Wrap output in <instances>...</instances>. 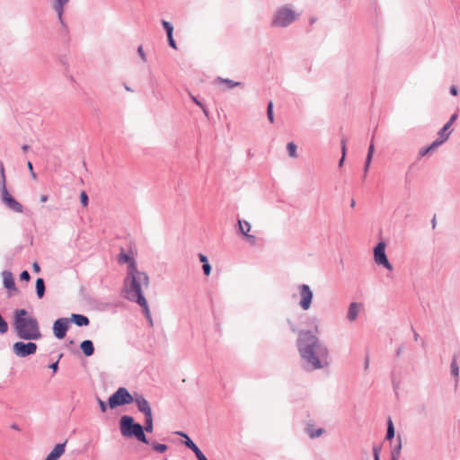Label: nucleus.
<instances>
[{"instance_id":"nucleus-1","label":"nucleus","mask_w":460,"mask_h":460,"mask_svg":"<svg viewBox=\"0 0 460 460\" xmlns=\"http://www.w3.org/2000/svg\"><path fill=\"white\" fill-rule=\"evenodd\" d=\"M296 348L306 371L321 370L330 366V350L312 331H299Z\"/></svg>"},{"instance_id":"nucleus-2","label":"nucleus","mask_w":460,"mask_h":460,"mask_svg":"<svg viewBox=\"0 0 460 460\" xmlns=\"http://www.w3.org/2000/svg\"><path fill=\"white\" fill-rule=\"evenodd\" d=\"M149 286V277L144 272L134 268L132 265L131 271L127 272V277L124 280V293L125 297L134 303L139 305L146 318L148 320L150 325H153V320L147 301L144 296L143 289L147 288Z\"/></svg>"},{"instance_id":"nucleus-3","label":"nucleus","mask_w":460,"mask_h":460,"mask_svg":"<svg viewBox=\"0 0 460 460\" xmlns=\"http://www.w3.org/2000/svg\"><path fill=\"white\" fill-rule=\"evenodd\" d=\"M13 329L16 336L21 340L37 341L42 337L38 320L29 315L25 309L14 311Z\"/></svg>"},{"instance_id":"nucleus-4","label":"nucleus","mask_w":460,"mask_h":460,"mask_svg":"<svg viewBox=\"0 0 460 460\" xmlns=\"http://www.w3.org/2000/svg\"><path fill=\"white\" fill-rule=\"evenodd\" d=\"M119 430L125 438H135L138 441L149 444L141 424L135 422L134 418L129 415H123L119 420Z\"/></svg>"},{"instance_id":"nucleus-5","label":"nucleus","mask_w":460,"mask_h":460,"mask_svg":"<svg viewBox=\"0 0 460 460\" xmlns=\"http://www.w3.org/2000/svg\"><path fill=\"white\" fill-rule=\"evenodd\" d=\"M299 16L290 5L286 4L279 7L273 13L271 26L274 28H287L293 23Z\"/></svg>"},{"instance_id":"nucleus-6","label":"nucleus","mask_w":460,"mask_h":460,"mask_svg":"<svg viewBox=\"0 0 460 460\" xmlns=\"http://www.w3.org/2000/svg\"><path fill=\"white\" fill-rule=\"evenodd\" d=\"M0 173H1L0 194H1L2 203L7 209H9L14 213H22L23 212L22 205L10 194V192L8 191V190L6 188L4 168L2 164L0 165Z\"/></svg>"},{"instance_id":"nucleus-7","label":"nucleus","mask_w":460,"mask_h":460,"mask_svg":"<svg viewBox=\"0 0 460 460\" xmlns=\"http://www.w3.org/2000/svg\"><path fill=\"white\" fill-rule=\"evenodd\" d=\"M134 399V394H131L127 388L119 387L110 396L108 403L111 409H114L118 406L132 403Z\"/></svg>"},{"instance_id":"nucleus-8","label":"nucleus","mask_w":460,"mask_h":460,"mask_svg":"<svg viewBox=\"0 0 460 460\" xmlns=\"http://www.w3.org/2000/svg\"><path fill=\"white\" fill-rule=\"evenodd\" d=\"M297 290L299 292L300 300H299V306L306 311L308 310L312 305V301L314 297V293L307 284H300L297 286Z\"/></svg>"},{"instance_id":"nucleus-9","label":"nucleus","mask_w":460,"mask_h":460,"mask_svg":"<svg viewBox=\"0 0 460 460\" xmlns=\"http://www.w3.org/2000/svg\"><path fill=\"white\" fill-rule=\"evenodd\" d=\"M37 350V344L31 341H17L13 345V352L19 358H25L32 355Z\"/></svg>"},{"instance_id":"nucleus-10","label":"nucleus","mask_w":460,"mask_h":460,"mask_svg":"<svg viewBox=\"0 0 460 460\" xmlns=\"http://www.w3.org/2000/svg\"><path fill=\"white\" fill-rule=\"evenodd\" d=\"M374 260L377 265L383 266L388 270H393V266L385 254V243H378L374 248Z\"/></svg>"},{"instance_id":"nucleus-11","label":"nucleus","mask_w":460,"mask_h":460,"mask_svg":"<svg viewBox=\"0 0 460 460\" xmlns=\"http://www.w3.org/2000/svg\"><path fill=\"white\" fill-rule=\"evenodd\" d=\"M238 232L243 235L245 240L251 244L255 245L257 238L253 234H250L252 229L251 224L246 220L238 219Z\"/></svg>"},{"instance_id":"nucleus-12","label":"nucleus","mask_w":460,"mask_h":460,"mask_svg":"<svg viewBox=\"0 0 460 460\" xmlns=\"http://www.w3.org/2000/svg\"><path fill=\"white\" fill-rule=\"evenodd\" d=\"M68 327L69 321L67 318L62 317L56 320L53 323V333L55 337L59 340L65 338Z\"/></svg>"},{"instance_id":"nucleus-13","label":"nucleus","mask_w":460,"mask_h":460,"mask_svg":"<svg viewBox=\"0 0 460 460\" xmlns=\"http://www.w3.org/2000/svg\"><path fill=\"white\" fill-rule=\"evenodd\" d=\"M134 401L136 403L137 410L144 414V416L152 415V409L147 402V400L143 396V394L135 393L134 394Z\"/></svg>"},{"instance_id":"nucleus-14","label":"nucleus","mask_w":460,"mask_h":460,"mask_svg":"<svg viewBox=\"0 0 460 460\" xmlns=\"http://www.w3.org/2000/svg\"><path fill=\"white\" fill-rule=\"evenodd\" d=\"M68 2L69 0H54L52 4V8L56 12L58 22L65 31L67 30V26L63 19L64 7L68 4Z\"/></svg>"},{"instance_id":"nucleus-15","label":"nucleus","mask_w":460,"mask_h":460,"mask_svg":"<svg viewBox=\"0 0 460 460\" xmlns=\"http://www.w3.org/2000/svg\"><path fill=\"white\" fill-rule=\"evenodd\" d=\"M3 285L8 290H16V286L13 273L9 270H4L2 272Z\"/></svg>"},{"instance_id":"nucleus-16","label":"nucleus","mask_w":460,"mask_h":460,"mask_svg":"<svg viewBox=\"0 0 460 460\" xmlns=\"http://www.w3.org/2000/svg\"><path fill=\"white\" fill-rule=\"evenodd\" d=\"M361 307V304L357 302H352L349 304L347 314V318L349 322H354L358 318Z\"/></svg>"},{"instance_id":"nucleus-17","label":"nucleus","mask_w":460,"mask_h":460,"mask_svg":"<svg viewBox=\"0 0 460 460\" xmlns=\"http://www.w3.org/2000/svg\"><path fill=\"white\" fill-rule=\"evenodd\" d=\"M65 449L66 442L56 445L45 460H58L65 453Z\"/></svg>"},{"instance_id":"nucleus-18","label":"nucleus","mask_w":460,"mask_h":460,"mask_svg":"<svg viewBox=\"0 0 460 460\" xmlns=\"http://www.w3.org/2000/svg\"><path fill=\"white\" fill-rule=\"evenodd\" d=\"M118 261L120 264H124V263H128V271L127 272H130L131 271L132 265L134 266V268H137L135 260L132 257H130L128 254L125 253V252L119 253V258H118Z\"/></svg>"},{"instance_id":"nucleus-19","label":"nucleus","mask_w":460,"mask_h":460,"mask_svg":"<svg viewBox=\"0 0 460 460\" xmlns=\"http://www.w3.org/2000/svg\"><path fill=\"white\" fill-rule=\"evenodd\" d=\"M80 349L86 357H90L94 353V346L92 341L85 340L81 342Z\"/></svg>"},{"instance_id":"nucleus-20","label":"nucleus","mask_w":460,"mask_h":460,"mask_svg":"<svg viewBox=\"0 0 460 460\" xmlns=\"http://www.w3.org/2000/svg\"><path fill=\"white\" fill-rule=\"evenodd\" d=\"M71 321L79 327L87 326L90 323L88 317L83 314H73Z\"/></svg>"},{"instance_id":"nucleus-21","label":"nucleus","mask_w":460,"mask_h":460,"mask_svg":"<svg viewBox=\"0 0 460 460\" xmlns=\"http://www.w3.org/2000/svg\"><path fill=\"white\" fill-rule=\"evenodd\" d=\"M215 83L216 84H226L227 89H233V88H234L236 86L243 85V83H241V82H235L234 80L229 79V78H223V77H220V76L216 78Z\"/></svg>"},{"instance_id":"nucleus-22","label":"nucleus","mask_w":460,"mask_h":460,"mask_svg":"<svg viewBox=\"0 0 460 460\" xmlns=\"http://www.w3.org/2000/svg\"><path fill=\"white\" fill-rule=\"evenodd\" d=\"M305 432L310 438L314 439L321 437L325 432V430L323 428L314 429L313 425H307L305 427Z\"/></svg>"},{"instance_id":"nucleus-23","label":"nucleus","mask_w":460,"mask_h":460,"mask_svg":"<svg viewBox=\"0 0 460 460\" xmlns=\"http://www.w3.org/2000/svg\"><path fill=\"white\" fill-rule=\"evenodd\" d=\"M308 325L312 328L314 334L317 335L321 332L320 320L317 316H311L307 320Z\"/></svg>"},{"instance_id":"nucleus-24","label":"nucleus","mask_w":460,"mask_h":460,"mask_svg":"<svg viewBox=\"0 0 460 460\" xmlns=\"http://www.w3.org/2000/svg\"><path fill=\"white\" fill-rule=\"evenodd\" d=\"M198 257H199L200 262L203 263L202 269H203L204 274L206 276H209L210 273H211V266H210V264L208 262V257L205 254H203V253H199Z\"/></svg>"},{"instance_id":"nucleus-25","label":"nucleus","mask_w":460,"mask_h":460,"mask_svg":"<svg viewBox=\"0 0 460 460\" xmlns=\"http://www.w3.org/2000/svg\"><path fill=\"white\" fill-rule=\"evenodd\" d=\"M36 292L39 298H42L45 294V283L43 279L39 278L36 280Z\"/></svg>"},{"instance_id":"nucleus-26","label":"nucleus","mask_w":460,"mask_h":460,"mask_svg":"<svg viewBox=\"0 0 460 460\" xmlns=\"http://www.w3.org/2000/svg\"><path fill=\"white\" fill-rule=\"evenodd\" d=\"M178 435L185 438L184 445L190 448L192 452L199 449L198 446L183 432H177Z\"/></svg>"},{"instance_id":"nucleus-27","label":"nucleus","mask_w":460,"mask_h":460,"mask_svg":"<svg viewBox=\"0 0 460 460\" xmlns=\"http://www.w3.org/2000/svg\"><path fill=\"white\" fill-rule=\"evenodd\" d=\"M449 128H450V127L447 124H445L438 133V137L447 141L449 138L450 134H451V131L449 130Z\"/></svg>"},{"instance_id":"nucleus-28","label":"nucleus","mask_w":460,"mask_h":460,"mask_svg":"<svg viewBox=\"0 0 460 460\" xmlns=\"http://www.w3.org/2000/svg\"><path fill=\"white\" fill-rule=\"evenodd\" d=\"M450 368H451V375L456 378V382L457 383L458 376H459V367L457 365L456 357H454L452 359Z\"/></svg>"},{"instance_id":"nucleus-29","label":"nucleus","mask_w":460,"mask_h":460,"mask_svg":"<svg viewBox=\"0 0 460 460\" xmlns=\"http://www.w3.org/2000/svg\"><path fill=\"white\" fill-rule=\"evenodd\" d=\"M401 449H402V442L401 439H398V445L394 447V448L391 452V460H399V457L401 456Z\"/></svg>"},{"instance_id":"nucleus-30","label":"nucleus","mask_w":460,"mask_h":460,"mask_svg":"<svg viewBox=\"0 0 460 460\" xmlns=\"http://www.w3.org/2000/svg\"><path fill=\"white\" fill-rule=\"evenodd\" d=\"M143 428H144V432L145 431H146V432H152L153 431V429H154L153 414L152 415H148V416H145V426Z\"/></svg>"},{"instance_id":"nucleus-31","label":"nucleus","mask_w":460,"mask_h":460,"mask_svg":"<svg viewBox=\"0 0 460 460\" xmlns=\"http://www.w3.org/2000/svg\"><path fill=\"white\" fill-rule=\"evenodd\" d=\"M296 149H297V146L294 142H289L287 145V150H288V155L292 158L297 157Z\"/></svg>"},{"instance_id":"nucleus-32","label":"nucleus","mask_w":460,"mask_h":460,"mask_svg":"<svg viewBox=\"0 0 460 460\" xmlns=\"http://www.w3.org/2000/svg\"><path fill=\"white\" fill-rule=\"evenodd\" d=\"M149 444L151 445V447H153V449L156 452H159V453H164L167 450V446L165 444H159L157 442H149Z\"/></svg>"},{"instance_id":"nucleus-33","label":"nucleus","mask_w":460,"mask_h":460,"mask_svg":"<svg viewBox=\"0 0 460 460\" xmlns=\"http://www.w3.org/2000/svg\"><path fill=\"white\" fill-rule=\"evenodd\" d=\"M394 437V428L391 419L388 420L386 439L390 440Z\"/></svg>"},{"instance_id":"nucleus-34","label":"nucleus","mask_w":460,"mask_h":460,"mask_svg":"<svg viewBox=\"0 0 460 460\" xmlns=\"http://www.w3.org/2000/svg\"><path fill=\"white\" fill-rule=\"evenodd\" d=\"M162 25H163L164 29L165 30L167 36L171 35V34H173V26H172V24L171 22L163 20L162 21Z\"/></svg>"},{"instance_id":"nucleus-35","label":"nucleus","mask_w":460,"mask_h":460,"mask_svg":"<svg viewBox=\"0 0 460 460\" xmlns=\"http://www.w3.org/2000/svg\"><path fill=\"white\" fill-rule=\"evenodd\" d=\"M267 117L270 123L274 122V115H273V103L270 102L267 107Z\"/></svg>"},{"instance_id":"nucleus-36","label":"nucleus","mask_w":460,"mask_h":460,"mask_svg":"<svg viewBox=\"0 0 460 460\" xmlns=\"http://www.w3.org/2000/svg\"><path fill=\"white\" fill-rule=\"evenodd\" d=\"M446 141L443 140L442 138L440 137H438L436 140H434L430 145H429V149L432 150H435L436 148L439 147L442 144H444Z\"/></svg>"},{"instance_id":"nucleus-37","label":"nucleus","mask_w":460,"mask_h":460,"mask_svg":"<svg viewBox=\"0 0 460 460\" xmlns=\"http://www.w3.org/2000/svg\"><path fill=\"white\" fill-rule=\"evenodd\" d=\"M380 453H381V447L379 445H375L373 447L374 460H380Z\"/></svg>"},{"instance_id":"nucleus-38","label":"nucleus","mask_w":460,"mask_h":460,"mask_svg":"<svg viewBox=\"0 0 460 460\" xmlns=\"http://www.w3.org/2000/svg\"><path fill=\"white\" fill-rule=\"evenodd\" d=\"M137 53H138L139 57L141 58L142 61L146 63L147 61V58H146V53H145L142 46H139L137 48Z\"/></svg>"},{"instance_id":"nucleus-39","label":"nucleus","mask_w":460,"mask_h":460,"mask_svg":"<svg viewBox=\"0 0 460 460\" xmlns=\"http://www.w3.org/2000/svg\"><path fill=\"white\" fill-rule=\"evenodd\" d=\"M198 460H208L206 456L202 453V451L199 448L193 452Z\"/></svg>"},{"instance_id":"nucleus-40","label":"nucleus","mask_w":460,"mask_h":460,"mask_svg":"<svg viewBox=\"0 0 460 460\" xmlns=\"http://www.w3.org/2000/svg\"><path fill=\"white\" fill-rule=\"evenodd\" d=\"M80 199H81V203L86 207L88 205V196L87 194L83 191L81 194H80Z\"/></svg>"},{"instance_id":"nucleus-41","label":"nucleus","mask_w":460,"mask_h":460,"mask_svg":"<svg viewBox=\"0 0 460 460\" xmlns=\"http://www.w3.org/2000/svg\"><path fill=\"white\" fill-rule=\"evenodd\" d=\"M167 39H168L169 46L172 47V49H176L177 46H176L175 40H173V34L168 35Z\"/></svg>"},{"instance_id":"nucleus-42","label":"nucleus","mask_w":460,"mask_h":460,"mask_svg":"<svg viewBox=\"0 0 460 460\" xmlns=\"http://www.w3.org/2000/svg\"><path fill=\"white\" fill-rule=\"evenodd\" d=\"M20 279L24 281H29L31 279L30 273L27 270H23L20 275Z\"/></svg>"},{"instance_id":"nucleus-43","label":"nucleus","mask_w":460,"mask_h":460,"mask_svg":"<svg viewBox=\"0 0 460 460\" xmlns=\"http://www.w3.org/2000/svg\"><path fill=\"white\" fill-rule=\"evenodd\" d=\"M97 401L102 412H105L107 411L106 403L100 398H98Z\"/></svg>"},{"instance_id":"nucleus-44","label":"nucleus","mask_w":460,"mask_h":460,"mask_svg":"<svg viewBox=\"0 0 460 460\" xmlns=\"http://www.w3.org/2000/svg\"><path fill=\"white\" fill-rule=\"evenodd\" d=\"M457 117H458V114L456 112H455L454 114L451 115L449 120L446 124H447L449 127H451V125L456 120Z\"/></svg>"},{"instance_id":"nucleus-45","label":"nucleus","mask_w":460,"mask_h":460,"mask_svg":"<svg viewBox=\"0 0 460 460\" xmlns=\"http://www.w3.org/2000/svg\"><path fill=\"white\" fill-rule=\"evenodd\" d=\"M346 144H347V140L345 138H342L341 139V155L343 157L346 156Z\"/></svg>"},{"instance_id":"nucleus-46","label":"nucleus","mask_w":460,"mask_h":460,"mask_svg":"<svg viewBox=\"0 0 460 460\" xmlns=\"http://www.w3.org/2000/svg\"><path fill=\"white\" fill-rule=\"evenodd\" d=\"M27 167H28V169L30 170V172H31V178H32V179H36V174H35V172H33V166H32L31 162H30V161H29V162L27 163Z\"/></svg>"},{"instance_id":"nucleus-47","label":"nucleus","mask_w":460,"mask_h":460,"mask_svg":"<svg viewBox=\"0 0 460 460\" xmlns=\"http://www.w3.org/2000/svg\"><path fill=\"white\" fill-rule=\"evenodd\" d=\"M190 97L191 101H192L196 105H198L199 107H202V105H203V104H202V102H201L200 101H199V100L197 99V97H196V96H194V95H192V94L190 93Z\"/></svg>"},{"instance_id":"nucleus-48","label":"nucleus","mask_w":460,"mask_h":460,"mask_svg":"<svg viewBox=\"0 0 460 460\" xmlns=\"http://www.w3.org/2000/svg\"><path fill=\"white\" fill-rule=\"evenodd\" d=\"M430 151H431V149H429V146H427V147H424V148L420 149V156H424V155H426L428 153H429Z\"/></svg>"},{"instance_id":"nucleus-49","label":"nucleus","mask_w":460,"mask_h":460,"mask_svg":"<svg viewBox=\"0 0 460 460\" xmlns=\"http://www.w3.org/2000/svg\"><path fill=\"white\" fill-rule=\"evenodd\" d=\"M49 367L50 369H52L54 373H56V372H57V370H58V360H57L56 362H54V363L50 364V365L49 366Z\"/></svg>"},{"instance_id":"nucleus-50","label":"nucleus","mask_w":460,"mask_h":460,"mask_svg":"<svg viewBox=\"0 0 460 460\" xmlns=\"http://www.w3.org/2000/svg\"><path fill=\"white\" fill-rule=\"evenodd\" d=\"M450 93L453 95V96H456L457 93H458V90H457V87L455 86V85H452L450 87V90H449Z\"/></svg>"},{"instance_id":"nucleus-51","label":"nucleus","mask_w":460,"mask_h":460,"mask_svg":"<svg viewBox=\"0 0 460 460\" xmlns=\"http://www.w3.org/2000/svg\"><path fill=\"white\" fill-rule=\"evenodd\" d=\"M374 151H375L374 144H373V142H371L369 145L368 150H367V155H373Z\"/></svg>"},{"instance_id":"nucleus-52","label":"nucleus","mask_w":460,"mask_h":460,"mask_svg":"<svg viewBox=\"0 0 460 460\" xmlns=\"http://www.w3.org/2000/svg\"><path fill=\"white\" fill-rule=\"evenodd\" d=\"M32 269H33L34 272L39 273L40 271V265L37 262H34L32 264Z\"/></svg>"},{"instance_id":"nucleus-53","label":"nucleus","mask_w":460,"mask_h":460,"mask_svg":"<svg viewBox=\"0 0 460 460\" xmlns=\"http://www.w3.org/2000/svg\"><path fill=\"white\" fill-rule=\"evenodd\" d=\"M370 164H367V162L365 161V165H364V174L367 175V172H368V169L370 167Z\"/></svg>"},{"instance_id":"nucleus-54","label":"nucleus","mask_w":460,"mask_h":460,"mask_svg":"<svg viewBox=\"0 0 460 460\" xmlns=\"http://www.w3.org/2000/svg\"><path fill=\"white\" fill-rule=\"evenodd\" d=\"M368 367H369V358H368V357H367V358H365L364 368H365V369H367V368H368Z\"/></svg>"},{"instance_id":"nucleus-55","label":"nucleus","mask_w":460,"mask_h":460,"mask_svg":"<svg viewBox=\"0 0 460 460\" xmlns=\"http://www.w3.org/2000/svg\"><path fill=\"white\" fill-rule=\"evenodd\" d=\"M372 158H373V155H367V158H366L367 164H371Z\"/></svg>"},{"instance_id":"nucleus-56","label":"nucleus","mask_w":460,"mask_h":460,"mask_svg":"<svg viewBox=\"0 0 460 460\" xmlns=\"http://www.w3.org/2000/svg\"><path fill=\"white\" fill-rule=\"evenodd\" d=\"M200 108H201L202 111L204 112V114L208 117V111L207 108L204 105H202V107H200Z\"/></svg>"},{"instance_id":"nucleus-57","label":"nucleus","mask_w":460,"mask_h":460,"mask_svg":"<svg viewBox=\"0 0 460 460\" xmlns=\"http://www.w3.org/2000/svg\"><path fill=\"white\" fill-rule=\"evenodd\" d=\"M47 200H48V196L47 195H41L40 201L41 202H46Z\"/></svg>"},{"instance_id":"nucleus-58","label":"nucleus","mask_w":460,"mask_h":460,"mask_svg":"<svg viewBox=\"0 0 460 460\" xmlns=\"http://www.w3.org/2000/svg\"><path fill=\"white\" fill-rule=\"evenodd\" d=\"M344 160H345V157H343V156L341 155V159H340V161H339V166H340V167H341V166L343 165Z\"/></svg>"},{"instance_id":"nucleus-59","label":"nucleus","mask_w":460,"mask_h":460,"mask_svg":"<svg viewBox=\"0 0 460 460\" xmlns=\"http://www.w3.org/2000/svg\"><path fill=\"white\" fill-rule=\"evenodd\" d=\"M22 148L23 151H27V150H29L30 146L28 145H23L22 146Z\"/></svg>"},{"instance_id":"nucleus-60","label":"nucleus","mask_w":460,"mask_h":460,"mask_svg":"<svg viewBox=\"0 0 460 460\" xmlns=\"http://www.w3.org/2000/svg\"><path fill=\"white\" fill-rule=\"evenodd\" d=\"M350 207H351V208H354V207H355V200H354V199H351Z\"/></svg>"},{"instance_id":"nucleus-61","label":"nucleus","mask_w":460,"mask_h":460,"mask_svg":"<svg viewBox=\"0 0 460 460\" xmlns=\"http://www.w3.org/2000/svg\"><path fill=\"white\" fill-rule=\"evenodd\" d=\"M419 338V335L416 332H414V340L417 341Z\"/></svg>"},{"instance_id":"nucleus-62","label":"nucleus","mask_w":460,"mask_h":460,"mask_svg":"<svg viewBox=\"0 0 460 460\" xmlns=\"http://www.w3.org/2000/svg\"><path fill=\"white\" fill-rule=\"evenodd\" d=\"M401 353H402V349L400 348V349H398L396 354H397V356H399Z\"/></svg>"},{"instance_id":"nucleus-63","label":"nucleus","mask_w":460,"mask_h":460,"mask_svg":"<svg viewBox=\"0 0 460 460\" xmlns=\"http://www.w3.org/2000/svg\"><path fill=\"white\" fill-rule=\"evenodd\" d=\"M432 224H433V227H434L435 224H436V219L435 218L432 219Z\"/></svg>"},{"instance_id":"nucleus-64","label":"nucleus","mask_w":460,"mask_h":460,"mask_svg":"<svg viewBox=\"0 0 460 460\" xmlns=\"http://www.w3.org/2000/svg\"><path fill=\"white\" fill-rule=\"evenodd\" d=\"M125 89H126L127 91H131V89H130L128 86H127V85L125 86Z\"/></svg>"}]
</instances>
